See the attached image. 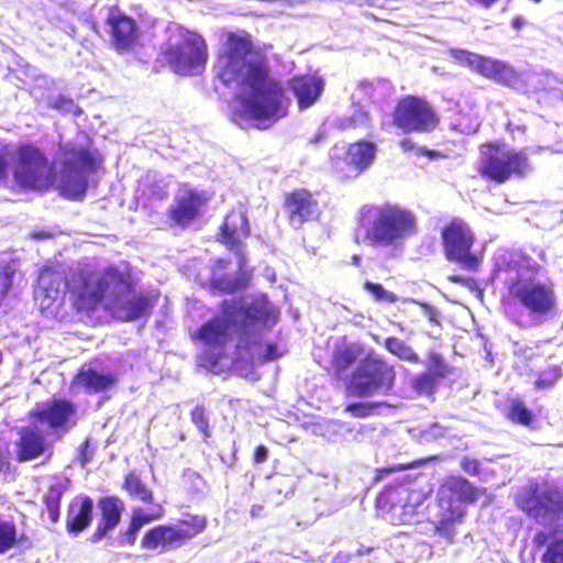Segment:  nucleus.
Returning a JSON list of instances; mask_svg holds the SVG:
<instances>
[{"instance_id":"23","label":"nucleus","mask_w":563,"mask_h":563,"mask_svg":"<svg viewBox=\"0 0 563 563\" xmlns=\"http://www.w3.org/2000/svg\"><path fill=\"white\" fill-rule=\"evenodd\" d=\"M18 462H26L43 455L49 448L46 435L37 426H24L19 430L15 443Z\"/></svg>"},{"instance_id":"44","label":"nucleus","mask_w":563,"mask_h":563,"mask_svg":"<svg viewBox=\"0 0 563 563\" xmlns=\"http://www.w3.org/2000/svg\"><path fill=\"white\" fill-rule=\"evenodd\" d=\"M438 379L431 374L423 372L415 377L412 387L420 394H432L437 386Z\"/></svg>"},{"instance_id":"18","label":"nucleus","mask_w":563,"mask_h":563,"mask_svg":"<svg viewBox=\"0 0 563 563\" xmlns=\"http://www.w3.org/2000/svg\"><path fill=\"white\" fill-rule=\"evenodd\" d=\"M208 200L205 191L185 186L167 209L170 224L181 229L188 228L202 217Z\"/></svg>"},{"instance_id":"37","label":"nucleus","mask_w":563,"mask_h":563,"mask_svg":"<svg viewBox=\"0 0 563 563\" xmlns=\"http://www.w3.org/2000/svg\"><path fill=\"white\" fill-rule=\"evenodd\" d=\"M212 288L221 294H232L246 287V282L242 278H233L230 276H218L210 279Z\"/></svg>"},{"instance_id":"54","label":"nucleus","mask_w":563,"mask_h":563,"mask_svg":"<svg viewBox=\"0 0 563 563\" xmlns=\"http://www.w3.org/2000/svg\"><path fill=\"white\" fill-rule=\"evenodd\" d=\"M421 307L424 310V312L428 317V320L432 323L439 324L440 321H439L438 310L428 303H421Z\"/></svg>"},{"instance_id":"48","label":"nucleus","mask_w":563,"mask_h":563,"mask_svg":"<svg viewBox=\"0 0 563 563\" xmlns=\"http://www.w3.org/2000/svg\"><path fill=\"white\" fill-rule=\"evenodd\" d=\"M407 468H408V466L404 465V464H393L389 466L376 468L374 477H373V482L377 483V482L382 481L384 477H386L393 473H397V472H400V471H404Z\"/></svg>"},{"instance_id":"39","label":"nucleus","mask_w":563,"mask_h":563,"mask_svg":"<svg viewBox=\"0 0 563 563\" xmlns=\"http://www.w3.org/2000/svg\"><path fill=\"white\" fill-rule=\"evenodd\" d=\"M190 420L191 422L197 427L199 432L205 439H208L211 437V429L209 423V417L208 412L203 405H197L195 406L190 412Z\"/></svg>"},{"instance_id":"11","label":"nucleus","mask_w":563,"mask_h":563,"mask_svg":"<svg viewBox=\"0 0 563 563\" xmlns=\"http://www.w3.org/2000/svg\"><path fill=\"white\" fill-rule=\"evenodd\" d=\"M396 380V372L382 356L368 352L344 383L347 397L365 398L382 391L388 394Z\"/></svg>"},{"instance_id":"49","label":"nucleus","mask_w":563,"mask_h":563,"mask_svg":"<svg viewBox=\"0 0 563 563\" xmlns=\"http://www.w3.org/2000/svg\"><path fill=\"white\" fill-rule=\"evenodd\" d=\"M460 466L468 475L476 476L481 473V463L474 457L464 456L460 462Z\"/></svg>"},{"instance_id":"10","label":"nucleus","mask_w":563,"mask_h":563,"mask_svg":"<svg viewBox=\"0 0 563 563\" xmlns=\"http://www.w3.org/2000/svg\"><path fill=\"white\" fill-rule=\"evenodd\" d=\"M117 266H107L99 275L90 271H77L70 274L65 289L70 295L73 308L77 312L90 313L103 306L110 297Z\"/></svg>"},{"instance_id":"33","label":"nucleus","mask_w":563,"mask_h":563,"mask_svg":"<svg viewBox=\"0 0 563 563\" xmlns=\"http://www.w3.org/2000/svg\"><path fill=\"white\" fill-rule=\"evenodd\" d=\"M121 487L130 498L140 500L146 505H154L155 497L153 490L136 472H126L123 475Z\"/></svg>"},{"instance_id":"26","label":"nucleus","mask_w":563,"mask_h":563,"mask_svg":"<svg viewBox=\"0 0 563 563\" xmlns=\"http://www.w3.org/2000/svg\"><path fill=\"white\" fill-rule=\"evenodd\" d=\"M475 70L483 77L507 87H512L518 81V73L515 68L496 58L481 55Z\"/></svg>"},{"instance_id":"56","label":"nucleus","mask_w":563,"mask_h":563,"mask_svg":"<svg viewBox=\"0 0 563 563\" xmlns=\"http://www.w3.org/2000/svg\"><path fill=\"white\" fill-rule=\"evenodd\" d=\"M417 153L419 155H422V156H427L429 157L430 159H434V158H438L440 157V153L438 151H434V150H429L427 147H419L417 150Z\"/></svg>"},{"instance_id":"50","label":"nucleus","mask_w":563,"mask_h":563,"mask_svg":"<svg viewBox=\"0 0 563 563\" xmlns=\"http://www.w3.org/2000/svg\"><path fill=\"white\" fill-rule=\"evenodd\" d=\"M369 122V115L366 111L357 109L347 119V125L351 128H357Z\"/></svg>"},{"instance_id":"6","label":"nucleus","mask_w":563,"mask_h":563,"mask_svg":"<svg viewBox=\"0 0 563 563\" xmlns=\"http://www.w3.org/2000/svg\"><path fill=\"white\" fill-rule=\"evenodd\" d=\"M113 277L112 291L103 309L121 322L148 320L159 301L161 291L137 290V280L129 265L124 269L117 266Z\"/></svg>"},{"instance_id":"43","label":"nucleus","mask_w":563,"mask_h":563,"mask_svg":"<svg viewBox=\"0 0 563 563\" xmlns=\"http://www.w3.org/2000/svg\"><path fill=\"white\" fill-rule=\"evenodd\" d=\"M561 368L556 365L543 369L534 382L537 388H550L561 377Z\"/></svg>"},{"instance_id":"20","label":"nucleus","mask_w":563,"mask_h":563,"mask_svg":"<svg viewBox=\"0 0 563 563\" xmlns=\"http://www.w3.org/2000/svg\"><path fill=\"white\" fill-rule=\"evenodd\" d=\"M286 217L291 225L301 227L306 222L317 221L321 209L314 195L307 188H295L284 195Z\"/></svg>"},{"instance_id":"8","label":"nucleus","mask_w":563,"mask_h":563,"mask_svg":"<svg viewBox=\"0 0 563 563\" xmlns=\"http://www.w3.org/2000/svg\"><path fill=\"white\" fill-rule=\"evenodd\" d=\"M527 152L509 146L505 141H487L479 145L476 170L486 181L503 185L511 178H525L531 172Z\"/></svg>"},{"instance_id":"30","label":"nucleus","mask_w":563,"mask_h":563,"mask_svg":"<svg viewBox=\"0 0 563 563\" xmlns=\"http://www.w3.org/2000/svg\"><path fill=\"white\" fill-rule=\"evenodd\" d=\"M164 516L162 505H155V508L146 511L142 507H134L130 517L129 526L125 531V538L130 545L135 543L139 531L142 527L161 519Z\"/></svg>"},{"instance_id":"9","label":"nucleus","mask_w":563,"mask_h":563,"mask_svg":"<svg viewBox=\"0 0 563 563\" xmlns=\"http://www.w3.org/2000/svg\"><path fill=\"white\" fill-rule=\"evenodd\" d=\"M173 36L175 42L168 43L159 53L157 62L167 65L181 76L200 74L208 60V46L205 38L197 32L178 25Z\"/></svg>"},{"instance_id":"7","label":"nucleus","mask_w":563,"mask_h":563,"mask_svg":"<svg viewBox=\"0 0 563 563\" xmlns=\"http://www.w3.org/2000/svg\"><path fill=\"white\" fill-rule=\"evenodd\" d=\"M487 495L485 487H476L467 478L460 475L448 476L440 485L437 494L438 520L434 530L446 539L454 541L455 525L463 521L466 509L463 504H475Z\"/></svg>"},{"instance_id":"32","label":"nucleus","mask_w":563,"mask_h":563,"mask_svg":"<svg viewBox=\"0 0 563 563\" xmlns=\"http://www.w3.org/2000/svg\"><path fill=\"white\" fill-rule=\"evenodd\" d=\"M361 349L354 344L336 346L331 355L329 371L340 378L358 358Z\"/></svg>"},{"instance_id":"57","label":"nucleus","mask_w":563,"mask_h":563,"mask_svg":"<svg viewBox=\"0 0 563 563\" xmlns=\"http://www.w3.org/2000/svg\"><path fill=\"white\" fill-rule=\"evenodd\" d=\"M31 236L35 240H46V239H49L52 238V233L48 232V231H44V230H37V231H33L31 233Z\"/></svg>"},{"instance_id":"41","label":"nucleus","mask_w":563,"mask_h":563,"mask_svg":"<svg viewBox=\"0 0 563 563\" xmlns=\"http://www.w3.org/2000/svg\"><path fill=\"white\" fill-rule=\"evenodd\" d=\"M380 406H388L385 401H374V402H351L346 405L345 411L350 412L354 418H365L369 416L374 409Z\"/></svg>"},{"instance_id":"53","label":"nucleus","mask_w":563,"mask_h":563,"mask_svg":"<svg viewBox=\"0 0 563 563\" xmlns=\"http://www.w3.org/2000/svg\"><path fill=\"white\" fill-rule=\"evenodd\" d=\"M10 468V451L8 448L0 446V472H7Z\"/></svg>"},{"instance_id":"3","label":"nucleus","mask_w":563,"mask_h":563,"mask_svg":"<svg viewBox=\"0 0 563 563\" xmlns=\"http://www.w3.org/2000/svg\"><path fill=\"white\" fill-rule=\"evenodd\" d=\"M537 271L538 265L521 250H504L495 260L494 276L505 286L500 296L503 311L519 327L528 324L525 311L530 316L547 318L554 316L558 310L553 284L532 277Z\"/></svg>"},{"instance_id":"46","label":"nucleus","mask_w":563,"mask_h":563,"mask_svg":"<svg viewBox=\"0 0 563 563\" xmlns=\"http://www.w3.org/2000/svg\"><path fill=\"white\" fill-rule=\"evenodd\" d=\"M452 56L460 60L461 63H464L466 64L467 66L476 69V66H477V62L481 57L479 54H475V53H472L470 51H466V49H453L452 51Z\"/></svg>"},{"instance_id":"13","label":"nucleus","mask_w":563,"mask_h":563,"mask_svg":"<svg viewBox=\"0 0 563 563\" xmlns=\"http://www.w3.org/2000/svg\"><path fill=\"white\" fill-rule=\"evenodd\" d=\"M207 525L208 520L205 516L186 514L177 525H157L147 529L141 539V548L159 552L179 548L202 533Z\"/></svg>"},{"instance_id":"19","label":"nucleus","mask_w":563,"mask_h":563,"mask_svg":"<svg viewBox=\"0 0 563 563\" xmlns=\"http://www.w3.org/2000/svg\"><path fill=\"white\" fill-rule=\"evenodd\" d=\"M106 24L109 29V44L114 52L128 54L135 51L141 36L135 19L113 7L106 18Z\"/></svg>"},{"instance_id":"51","label":"nucleus","mask_w":563,"mask_h":563,"mask_svg":"<svg viewBox=\"0 0 563 563\" xmlns=\"http://www.w3.org/2000/svg\"><path fill=\"white\" fill-rule=\"evenodd\" d=\"M448 280L453 284H459L461 286L473 289L476 285V282L472 277H465L459 274H452L448 276Z\"/></svg>"},{"instance_id":"28","label":"nucleus","mask_w":563,"mask_h":563,"mask_svg":"<svg viewBox=\"0 0 563 563\" xmlns=\"http://www.w3.org/2000/svg\"><path fill=\"white\" fill-rule=\"evenodd\" d=\"M376 155V145L373 142L361 140L349 144L344 154L345 164L353 167L355 175H360L373 162Z\"/></svg>"},{"instance_id":"42","label":"nucleus","mask_w":563,"mask_h":563,"mask_svg":"<svg viewBox=\"0 0 563 563\" xmlns=\"http://www.w3.org/2000/svg\"><path fill=\"white\" fill-rule=\"evenodd\" d=\"M49 108L63 113H73L75 115H78L81 112V110L75 103L74 99L65 95H58L49 101Z\"/></svg>"},{"instance_id":"59","label":"nucleus","mask_w":563,"mask_h":563,"mask_svg":"<svg viewBox=\"0 0 563 563\" xmlns=\"http://www.w3.org/2000/svg\"><path fill=\"white\" fill-rule=\"evenodd\" d=\"M361 261H362V257L360 255H357V254H354V255L351 256V263L354 266L358 267L361 265Z\"/></svg>"},{"instance_id":"2","label":"nucleus","mask_w":563,"mask_h":563,"mask_svg":"<svg viewBox=\"0 0 563 563\" xmlns=\"http://www.w3.org/2000/svg\"><path fill=\"white\" fill-rule=\"evenodd\" d=\"M13 152L8 144L0 145V183L9 175ZM12 174L23 189L46 192L54 186L59 195L68 200H82L88 188L87 175L96 173L102 156L87 146H66L63 150L60 172L57 177L55 166L45 153L32 143L20 144L14 152Z\"/></svg>"},{"instance_id":"35","label":"nucleus","mask_w":563,"mask_h":563,"mask_svg":"<svg viewBox=\"0 0 563 563\" xmlns=\"http://www.w3.org/2000/svg\"><path fill=\"white\" fill-rule=\"evenodd\" d=\"M384 347L402 361H407L413 364L420 363L419 355L404 340L396 336H387L383 343Z\"/></svg>"},{"instance_id":"25","label":"nucleus","mask_w":563,"mask_h":563,"mask_svg":"<svg viewBox=\"0 0 563 563\" xmlns=\"http://www.w3.org/2000/svg\"><path fill=\"white\" fill-rule=\"evenodd\" d=\"M117 376L114 373H101L97 369L79 368L71 378V386L87 394H101L114 388Z\"/></svg>"},{"instance_id":"5","label":"nucleus","mask_w":563,"mask_h":563,"mask_svg":"<svg viewBox=\"0 0 563 563\" xmlns=\"http://www.w3.org/2000/svg\"><path fill=\"white\" fill-rule=\"evenodd\" d=\"M417 231V218L409 209L390 202L369 203L358 211L354 241H366L372 247H396Z\"/></svg>"},{"instance_id":"61","label":"nucleus","mask_w":563,"mask_h":563,"mask_svg":"<svg viewBox=\"0 0 563 563\" xmlns=\"http://www.w3.org/2000/svg\"><path fill=\"white\" fill-rule=\"evenodd\" d=\"M341 556H342L341 554H338V555L334 558L333 563H335L338 560H340V559H341Z\"/></svg>"},{"instance_id":"21","label":"nucleus","mask_w":563,"mask_h":563,"mask_svg":"<svg viewBox=\"0 0 563 563\" xmlns=\"http://www.w3.org/2000/svg\"><path fill=\"white\" fill-rule=\"evenodd\" d=\"M98 519L95 531L91 534L92 542H98L120 523L124 503L118 496H104L97 503Z\"/></svg>"},{"instance_id":"58","label":"nucleus","mask_w":563,"mask_h":563,"mask_svg":"<svg viewBox=\"0 0 563 563\" xmlns=\"http://www.w3.org/2000/svg\"><path fill=\"white\" fill-rule=\"evenodd\" d=\"M264 511V507L262 505H253L251 507L250 514L253 518L261 517Z\"/></svg>"},{"instance_id":"4","label":"nucleus","mask_w":563,"mask_h":563,"mask_svg":"<svg viewBox=\"0 0 563 563\" xmlns=\"http://www.w3.org/2000/svg\"><path fill=\"white\" fill-rule=\"evenodd\" d=\"M278 316V309L265 300L242 306L234 299H224L219 312L197 328L191 339L220 357L231 339L232 328L238 325L239 347L250 350L261 343L262 332L275 325Z\"/></svg>"},{"instance_id":"52","label":"nucleus","mask_w":563,"mask_h":563,"mask_svg":"<svg viewBox=\"0 0 563 563\" xmlns=\"http://www.w3.org/2000/svg\"><path fill=\"white\" fill-rule=\"evenodd\" d=\"M268 457V449L264 444H258L253 451V462L256 464L264 463Z\"/></svg>"},{"instance_id":"36","label":"nucleus","mask_w":563,"mask_h":563,"mask_svg":"<svg viewBox=\"0 0 563 563\" xmlns=\"http://www.w3.org/2000/svg\"><path fill=\"white\" fill-rule=\"evenodd\" d=\"M18 543V529L12 520L0 518V554L5 553Z\"/></svg>"},{"instance_id":"15","label":"nucleus","mask_w":563,"mask_h":563,"mask_svg":"<svg viewBox=\"0 0 563 563\" xmlns=\"http://www.w3.org/2000/svg\"><path fill=\"white\" fill-rule=\"evenodd\" d=\"M391 123L405 133H430L439 126L440 115L426 98L406 95L397 100Z\"/></svg>"},{"instance_id":"31","label":"nucleus","mask_w":563,"mask_h":563,"mask_svg":"<svg viewBox=\"0 0 563 563\" xmlns=\"http://www.w3.org/2000/svg\"><path fill=\"white\" fill-rule=\"evenodd\" d=\"M504 416L515 424H519L528 429H533L536 427V412L519 397H512L507 400L504 408Z\"/></svg>"},{"instance_id":"60","label":"nucleus","mask_w":563,"mask_h":563,"mask_svg":"<svg viewBox=\"0 0 563 563\" xmlns=\"http://www.w3.org/2000/svg\"><path fill=\"white\" fill-rule=\"evenodd\" d=\"M522 24H523V21H522V19H521V18H515V19L512 20V26H514L515 29H519Z\"/></svg>"},{"instance_id":"45","label":"nucleus","mask_w":563,"mask_h":563,"mask_svg":"<svg viewBox=\"0 0 563 563\" xmlns=\"http://www.w3.org/2000/svg\"><path fill=\"white\" fill-rule=\"evenodd\" d=\"M284 353L285 350L280 349L278 344L274 342H268L265 344L264 352H258L256 354V358L261 363H267L279 358L280 356L284 355Z\"/></svg>"},{"instance_id":"38","label":"nucleus","mask_w":563,"mask_h":563,"mask_svg":"<svg viewBox=\"0 0 563 563\" xmlns=\"http://www.w3.org/2000/svg\"><path fill=\"white\" fill-rule=\"evenodd\" d=\"M427 373L431 374L438 380L444 378L451 373V367L446 364L440 353L430 352L428 354Z\"/></svg>"},{"instance_id":"17","label":"nucleus","mask_w":563,"mask_h":563,"mask_svg":"<svg viewBox=\"0 0 563 563\" xmlns=\"http://www.w3.org/2000/svg\"><path fill=\"white\" fill-rule=\"evenodd\" d=\"M29 418L45 424L52 434L59 438L76 424L78 409L73 400L62 396H54L42 406L30 410Z\"/></svg>"},{"instance_id":"47","label":"nucleus","mask_w":563,"mask_h":563,"mask_svg":"<svg viewBox=\"0 0 563 563\" xmlns=\"http://www.w3.org/2000/svg\"><path fill=\"white\" fill-rule=\"evenodd\" d=\"M93 456V448L89 439H85L78 446V459L82 466L91 461Z\"/></svg>"},{"instance_id":"22","label":"nucleus","mask_w":563,"mask_h":563,"mask_svg":"<svg viewBox=\"0 0 563 563\" xmlns=\"http://www.w3.org/2000/svg\"><path fill=\"white\" fill-rule=\"evenodd\" d=\"M287 86L297 99L298 109L306 110L319 100L324 89V80L317 75L300 74L291 77Z\"/></svg>"},{"instance_id":"24","label":"nucleus","mask_w":563,"mask_h":563,"mask_svg":"<svg viewBox=\"0 0 563 563\" xmlns=\"http://www.w3.org/2000/svg\"><path fill=\"white\" fill-rule=\"evenodd\" d=\"M250 235V225L245 216L242 213L228 214L219 228L218 241L227 249L241 254L242 240Z\"/></svg>"},{"instance_id":"14","label":"nucleus","mask_w":563,"mask_h":563,"mask_svg":"<svg viewBox=\"0 0 563 563\" xmlns=\"http://www.w3.org/2000/svg\"><path fill=\"white\" fill-rule=\"evenodd\" d=\"M515 504L529 518L537 521L563 519V489L559 487L543 489L539 483L531 482L519 488Z\"/></svg>"},{"instance_id":"40","label":"nucleus","mask_w":563,"mask_h":563,"mask_svg":"<svg viewBox=\"0 0 563 563\" xmlns=\"http://www.w3.org/2000/svg\"><path fill=\"white\" fill-rule=\"evenodd\" d=\"M363 288L367 290L376 301L393 303L397 300V296L384 288L379 283L365 280Z\"/></svg>"},{"instance_id":"27","label":"nucleus","mask_w":563,"mask_h":563,"mask_svg":"<svg viewBox=\"0 0 563 563\" xmlns=\"http://www.w3.org/2000/svg\"><path fill=\"white\" fill-rule=\"evenodd\" d=\"M93 501L89 496H81L68 506L66 530L71 534L85 531L92 521Z\"/></svg>"},{"instance_id":"29","label":"nucleus","mask_w":563,"mask_h":563,"mask_svg":"<svg viewBox=\"0 0 563 563\" xmlns=\"http://www.w3.org/2000/svg\"><path fill=\"white\" fill-rule=\"evenodd\" d=\"M536 547H544L541 563H563V536L556 531L540 530L533 536Z\"/></svg>"},{"instance_id":"34","label":"nucleus","mask_w":563,"mask_h":563,"mask_svg":"<svg viewBox=\"0 0 563 563\" xmlns=\"http://www.w3.org/2000/svg\"><path fill=\"white\" fill-rule=\"evenodd\" d=\"M64 487L62 485H51L43 494L42 500L44 507L43 514H47L49 520L55 523L60 517V505L64 495Z\"/></svg>"},{"instance_id":"12","label":"nucleus","mask_w":563,"mask_h":563,"mask_svg":"<svg viewBox=\"0 0 563 563\" xmlns=\"http://www.w3.org/2000/svg\"><path fill=\"white\" fill-rule=\"evenodd\" d=\"M429 492L411 483L386 486L377 497L378 506L390 515L394 525H410L424 509Z\"/></svg>"},{"instance_id":"55","label":"nucleus","mask_w":563,"mask_h":563,"mask_svg":"<svg viewBox=\"0 0 563 563\" xmlns=\"http://www.w3.org/2000/svg\"><path fill=\"white\" fill-rule=\"evenodd\" d=\"M399 146L401 147V150H404L405 152H411L413 150H418L417 145L412 142L411 139L409 137H405L402 140H400L399 142Z\"/></svg>"},{"instance_id":"16","label":"nucleus","mask_w":563,"mask_h":563,"mask_svg":"<svg viewBox=\"0 0 563 563\" xmlns=\"http://www.w3.org/2000/svg\"><path fill=\"white\" fill-rule=\"evenodd\" d=\"M441 240L444 257L463 268L478 271L482 258L474 253L476 238L472 229L459 218H453L441 228Z\"/></svg>"},{"instance_id":"1","label":"nucleus","mask_w":563,"mask_h":563,"mask_svg":"<svg viewBox=\"0 0 563 563\" xmlns=\"http://www.w3.org/2000/svg\"><path fill=\"white\" fill-rule=\"evenodd\" d=\"M214 70L225 86L234 85L247 92L244 102L249 117L260 129L284 118L289 100L282 82L271 74L268 60L255 52L252 36L246 31L228 32L220 47Z\"/></svg>"}]
</instances>
